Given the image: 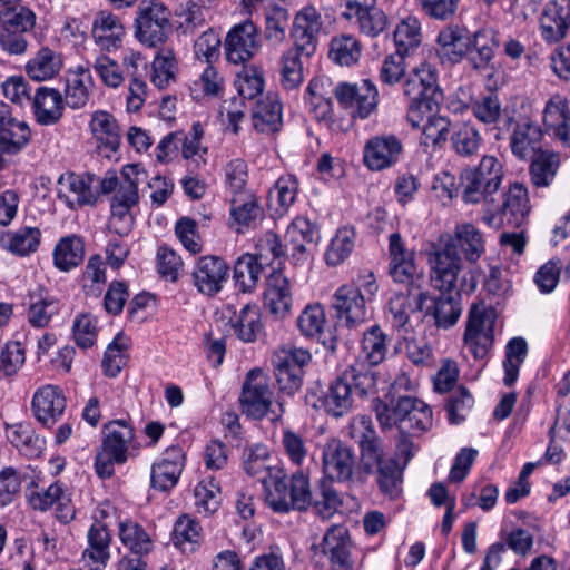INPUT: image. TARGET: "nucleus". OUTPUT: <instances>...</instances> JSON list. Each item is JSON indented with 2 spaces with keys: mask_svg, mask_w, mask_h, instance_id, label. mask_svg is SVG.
Listing matches in <instances>:
<instances>
[{
  "mask_svg": "<svg viewBox=\"0 0 570 570\" xmlns=\"http://www.w3.org/2000/svg\"><path fill=\"white\" fill-rule=\"evenodd\" d=\"M350 435L360 449L358 463L351 446L333 439L324 445L322 452L325 478L337 482L365 483L368 476L375 475L383 494L397 497L401 492L403 468L395 458L385 453L372 419L367 415L355 416L350 423Z\"/></svg>",
  "mask_w": 570,
  "mask_h": 570,
  "instance_id": "nucleus-1",
  "label": "nucleus"
},
{
  "mask_svg": "<svg viewBox=\"0 0 570 570\" xmlns=\"http://www.w3.org/2000/svg\"><path fill=\"white\" fill-rule=\"evenodd\" d=\"M376 392V380L361 364H348L328 385L326 392L318 386L307 390L305 402L327 415L341 417L354 405V397L363 399Z\"/></svg>",
  "mask_w": 570,
  "mask_h": 570,
  "instance_id": "nucleus-2",
  "label": "nucleus"
},
{
  "mask_svg": "<svg viewBox=\"0 0 570 570\" xmlns=\"http://www.w3.org/2000/svg\"><path fill=\"white\" fill-rule=\"evenodd\" d=\"M373 410L383 429L396 425L400 432L421 433L432 426V410L423 401L412 396H399L389 403L375 397Z\"/></svg>",
  "mask_w": 570,
  "mask_h": 570,
  "instance_id": "nucleus-3",
  "label": "nucleus"
},
{
  "mask_svg": "<svg viewBox=\"0 0 570 570\" xmlns=\"http://www.w3.org/2000/svg\"><path fill=\"white\" fill-rule=\"evenodd\" d=\"M135 438L134 428L126 420H115L102 428V442L95 458L96 473L101 479L112 476L115 464L128 459V449Z\"/></svg>",
  "mask_w": 570,
  "mask_h": 570,
  "instance_id": "nucleus-4",
  "label": "nucleus"
},
{
  "mask_svg": "<svg viewBox=\"0 0 570 570\" xmlns=\"http://www.w3.org/2000/svg\"><path fill=\"white\" fill-rule=\"evenodd\" d=\"M273 479V490L267 493L266 499L274 512L306 511L312 505L309 480L303 472H296L289 479L286 475Z\"/></svg>",
  "mask_w": 570,
  "mask_h": 570,
  "instance_id": "nucleus-5",
  "label": "nucleus"
},
{
  "mask_svg": "<svg viewBox=\"0 0 570 570\" xmlns=\"http://www.w3.org/2000/svg\"><path fill=\"white\" fill-rule=\"evenodd\" d=\"M169 9L157 1H141L136 11L135 37L148 48L164 45L173 32Z\"/></svg>",
  "mask_w": 570,
  "mask_h": 570,
  "instance_id": "nucleus-6",
  "label": "nucleus"
},
{
  "mask_svg": "<svg viewBox=\"0 0 570 570\" xmlns=\"http://www.w3.org/2000/svg\"><path fill=\"white\" fill-rule=\"evenodd\" d=\"M403 92L419 109L434 111L443 101V91L439 86L438 70L429 62L413 68L403 83Z\"/></svg>",
  "mask_w": 570,
  "mask_h": 570,
  "instance_id": "nucleus-7",
  "label": "nucleus"
},
{
  "mask_svg": "<svg viewBox=\"0 0 570 570\" xmlns=\"http://www.w3.org/2000/svg\"><path fill=\"white\" fill-rule=\"evenodd\" d=\"M495 313L484 304H473L469 311L464 345L475 360L487 357L494 342Z\"/></svg>",
  "mask_w": 570,
  "mask_h": 570,
  "instance_id": "nucleus-8",
  "label": "nucleus"
},
{
  "mask_svg": "<svg viewBox=\"0 0 570 570\" xmlns=\"http://www.w3.org/2000/svg\"><path fill=\"white\" fill-rule=\"evenodd\" d=\"M333 95L342 108L352 117L367 118L379 105V91L371 80L363 79L360 82H338Z\"/></svg>",
  "mask_w": 570,
  "mask_h": 570,
  "instance_id": "nucleus-9",
  "label": "nucleus"
},
{
  "mask_svg": "<svg viewBox=\"0 0 570 570\" xmlns=\"http://www.w3.org/2000/svg\"><path fill=\"white\" fill-rule=\"evenodd\" d=\"M430 283L440 293H455L462 261L453 245L434 247L429 253Z\"/></svg>",
  "mask_w": 570,
  "mask_h": 570,
  "instance_id": "nucleus-10",
  "label": "nucleus"
},
{
  "mask_svg": "<svg viewBox=\"0 0 570 570\" xmlns=\"http://www.w3.org/2000/svg\"><path fill=\"white\" fill-rule=\"evenodd\" d=\"M272 399L268 376L259 368L250 370L239 396L242 412L253 420H261L269 412Z\"/></svg>",
  "mask_w": 570,
  "mask_h": 570,
  "instance_id": "nucleus-11",
  "label": "nucleus"
},
{
  "mask_svg": "<svg viewBox=\"0 0 570 570\" xmlns=\"http://www.w3.org/2000/svg\"><path fill=\"white\" fill-rule=\"evenodd\" d=\"M405 292L393 294L385 306V318L396 332L409 333L412 330L411 315L420 312L428 299V294L414 286Z\"/></svg>",
  "mask_w": 570,
  "mask_h": 570,
  "instance_id": "nucleus-12",
  "label": "nucleus"
},
{
  "mask_svg": "<svg viewBox=\"0 0 570 570\" xmlns=\"http://www.w3.org/2000/svg\"><path fill=\"white\" fill-rule=\"evenodd\" d=\"M259 48V31L250 20L235 24L225 38L226 59L234 65L249 61Z\"/></svg>",
  "mask_w": 570,
  "mask_h": 570,
  "instance_id": "nucleus-13",
  "label": "nucleus"
},
{
  "mask_svg": "<svg viewBox=\"0 0 570 570\" xmlns=\"http://www.w3.org/2000/svg\"><path fill=\"white\" fill-rule=\"evenodd\" d=\"M332 308L338 321L347 327H356L367 318L366 298L355 285L340 286L332 296Z\"/></svg>",
  "mask_w": 570,
  "mask_h": 570,
  "instance_id": "nucleus-14",
  "label": "nucleus"
},
{
  "mask_svg": "<svg viewBox=\"0 0 570 570\" xmlns=\"http://www.w3.org/2000/svg\"><path fill=\"white\" fill-rule=\"evenodd\" d=\"M95 180L96 176L94 174H62L57 181L60 186L58 197L65 199L70 209L95 206L99 198V193L92 188Z\"/></svg>",
  "mask_w": 570,
  "mask_h": 570,
  "instance_id": "nucleus-15",
  "label": "nucleus"
},
{
  "mask_svg": "<svg viewBox=\"0 0 570 570\" xmlns=\"http://www.w3.org/2000/svg\"><path fill=\"white\" fill-rule=\"evenodd\" d=\"M322 28L321 13L313 6L303 7L295 16L291 30L293 48L311 57L317 47V38Z\"/></svg>",
  "mask_w": 570,
  "mask_h": 570,
  "instance_id": "nucleus-16",
  "label": "nucleus"
},
{
  "mask_svg": "<svg viewBox=\"0 0 570 570\" xmlns=\"http://www.w3.org/2000/svg\"><path fill=\"white\" fill-rule=\"evenodd\" d=\"M191 276L199 293L214 296L223 289L227 282L229 265L219 256H202L197 259Z\"/></svg>",
  "mask_w": 570,
  "mask_h": 570,
  "instance_id": "nucleus-17",
  "label": "nucleus"
},
{
  "mask_svg": "<svg viewBox=\"0 0 570 570\" xmlns=\"http://www.w3.org/2000/svg\"><path fill=\"white\" fill-rule=\"evenodd\" d=\"M500 198L501 202L490 205L483 216V222L488 226H499L504 217L509 223L512 222L511 218L518 222L529 213L528 190L521 184H514L507 194L500 195Z\"/></svg>",
  "mask_w": 570,
  "mask_h": 570,
  "instance_id": "nucleus-18",
  "label": "nucleus"
},
{
  "mask_svg": "<svg viewBox=\"0 0 570 570\" xmlns=\"http://www.w3.org/2000/svg\"><path fill=\"white\" fill-rule=\"evenodd\" d=\"M67 399L58 385L39 387L32 397L31 410L37 421L45 428H52L63 415Z\"/></svg>",
  "mask_w": 570,
  "mask_h": 570,
  "instance_id": "nucleus-19",
  "label": "nucleus"
},
{
  "mask_svg": "<svg viewBox=\"0 0 570 570\" xmlns=\"http://www.w3.org/2000/svg\"><path fill=\"white\" fill-rule=\"evenodd\" d=\"M320 548L321 552L328 559L332 570H354L351 558L352 540L345 527H330Z\"/></svg>",
  "mask_w": 570,
  "mask_h": 570,
  "instance_id": "nucleus-20",
  "label": "nucleus"
},
{
  "mask_svg": "<svg viewBox=\"0 0 570 570\" xmlns=\"http://www.w3.org/2000/svg\"><path fill=\"white\" fill-rule=\"evenodd\" d=\"M390 345L387 334L375 324L364 331L360 344V353L351 364L363 365L377 381L375 366L383 363L386 358Z\"/></svg>",
  "mask_w": 570,
  "mask_h": 570,
  "instance_id": "nucleus-21",
  "label": "nucleus"
},
{
  "mask_svg": "<svg viewBox=\"0 0 570 570\" xmlns=\"http://www.w3.org/2000/svg\"><path fill=\"white\" fill-rule=\"evenodd\" d=\"M570 27V0L549 1L540 17V32L544 41L557 43Z\"/></svg>",
  "mask_w": 570,
  "mask_h": 570,
  "instance_id": "nucleus-22",
  "label": "nucleus"
},
{
  "mask_svg": "<svg viewBox=\"0 0 570 570\" xmlns=\"http://www.w3.org/2000/svg\"><path fill=\"white\" fill-rule=\"evenodd\" d=\"M285 247H291V256L296 262L307 259V245H316L320 239V228L307 217L298 216L288 225L285 233Z\"/></svg>",
  "mask_w": 570,
  "mask_h": 570,
  "instance_id": "nucleus-23",
  "label": "nucleus"
},
{
  "mask_svg": "<svg viewBox=\"0 0 570 570\" xmlns=\"http://www.w3.org/2000/svg\"><path fill=\"white\" fill-rule=\"evenodd\" d=\"M111 534L107 525L100 521H94L87 532V548L82 552V559L89 570H104L110 559Z\"/></svg>",
  "mask_w": 570,
  "mask_h": 570,
  "instance_id": "nucleus-24",
  "label": "nucleus"
},
{
  "mask_svg": "<svg viewBox=\"0 0 570 570\" xmlns=\"http://www.w3.org/2000/svg\"><path fill=\"white\" fill-rule=\"evenodd\" d=\"M331 81L326 77L313 78L305 91L304 100L308 112L320 121L324 122L328 129H333L332 121V94L330 89Z\"/></svg>",
  "mask_w": 570,
  "mask_h": 570,
  "instance_id": "nucleus-25",
  "label": "nucleus"
},
{
  "mask_svg": "<svg viewBox=\"0 0 570 570\" xmlns=\"http://www.w3.org/2000/svg\"><path fill=\"white\" fill-rule=\"evenodd\" d=\"M471 40L466 28L458 24L448 26L438 35L436 55L443 63H458L470 50Z\"/></svg>",
  "mask_w": 570,
  "mask_h": 570,
  "instance_id": "nucleus-26",
  "label": "nucleus"
},
{
  "mask_svg": "<svg viewBox=\"0 0 570 570\" xmlns=\"http://www.w3.org/2000/svg\"><path fill=\"white\" fill-rule=\"evenodd\" d=\"M543 125L551 139L570 142V109L567 98L554 95L547 101Z\"/></svg>",
  "mask_w": 570,
  "mask_h": 570,
  "instance_id": "nucleus-27",
  "label": "nucleus"
},
{
  "mask_svg": "<svg viewBox=\"0 0 570 570\" xmlns=\"http://www.w3.org/2000/svg\"><path fill=\"white\" fill-rule=\"evenodd\" d=\"M139 203V193L131 184H120L110 199L111 220L120 224L118 234H126L134 224L131 209Z\"/></svg>",
  "mask_w": 570,
  "mask_h": 570,
  "instance_id": "nucleus-28",
  "label": "nucleus"
},
{
  "mask_svg": "<svg viewBox=\"0 0 570 570\" xmlns=\"http://www.w3.org/2000/svg\"><path fill=\"white\" fill-rule=\"evenodd\" d=\"M389 252L391 257L390 274L397 283L412 284L416 274L414 253L406 249L399 233L389 237Z\"/></svg>",
  "mask_w": 570,
  "mask_h": 570,
  "instance_id": "nucleus-29",
  "label": "nucleus"
},
{
  "mask_svg": "<svg viewBox=\"0 0 570 570\" xmlns=\"http://www.w3.org/2000/svg\"><path fill=\"white\" fill-rule=\"evenodd\" d=\"M281 262L266 277V291L264 293L265 306L275 315L284 316L291 307L292 297L288 279L279 271Z\"/></svg>",
  "mask_w": 570,
  "mask_h": 570,
  "instance_id": "nucleus-30",
  "label": "nucleus"
},
{
  "mask_svg": "<svg viewBox=\"0 0 570 570\" xmlns=\"http://www.w3.org/2000/svg\"><path fill=\"white\" fill-rule=\"evenodd\" d=\"M125 28L120 18L109 11H99L92 22L95 42L104 50L117 49L122 42Z\"/></svg>",
  "mask_w": 570,
  "mask_h": 570,
  "instance_id": "nucleus-31",
  "label": "nucleus"
},
{
  "mask_svg": "<svg viewBox=\"0 0 570 570\" xmlns=\"http://www.w3.org/2000/svg\"><path fill=\"white\" fill-rule=\"evenodd\" d=\"M41 235L38 227L30 226L4 230L0 233V247L18 257H27L38 250Z\"/></svg>",
  "mask_w": 570,
  "mask_h": 570,
  "instance_id": "nucleus-32",
  "label": "nucleus"
},
{
  "mask_svg": "<svg viewBox=\"0 0 570 570\" xmlns=\"http://www.w3.org/2000/svg\"><path fill=\"white\" fill-rule=\"evenodd\" d=\"M32 109L38 124L52 125L63 114L65 105L59 90L38 87L32 99Z\"/></svg>",
  "mask_w": 570,
  "mask_h": 570,
  "instance_id": "nucleus-33",
  "label": "nucleus"
},
{
  "mask_svg": "<svg viewBox=\"0 0 570 570\" xmlns=\"http://www.w3.org/2000/svg\"><path fill=\"white\" fill-rule=\"evenodd\" d=\"M234 335L244 343H254L263 334V323L257 305L246 304L229 320Z\"/></svg>",
  "mask_w": 570,
  "mask_h": 570,
  "instance_id": "nucleus-34",
  "label": "nucleus"
},
{
  "mask_svg": "<svg viewBox=\"0 0 570 570\" xmlns=\"http://www.w3.org/2000/svg\"><path fill=\"white\" fill-rule=\"evenodd\" d=\"M65 102L71 109L87 106L91 96L92 78L90 71L82 67L66 75Z\"/></svg>",
  "mask_w": 570,
  "mask_h": 570,
  "instance_id": "nucleus-35",
  "label": "nucleus"
},
{
  "mask_svg": "<svg viewBox=\"0 0 570 570\" xmlns=\"http://www.w3.org/2000/svg\"><path fill=\"white\" fill-rule=\"evenodd\" d=\"M443 245H453L458 254L461 249L470 263H475L485 250L482 234L472 224L456 226L454 236L449 237Z\"/></svg>",
  "mask_w": 570,
  "mask_h": 570,
  "instance_id": "nucleus-36",
  "label": "nucleus"
},
{
  "mask_svg": "<svg viewBox=\"0 0 570 570\" xmlns=\"http://www.w3.org/2000/svg\"><path fill=\"white\" fill-rule=\"evenodd\" d=\"M559 165L560 158L554 151L544 150L541 147L532 150L529 167L531 183L539 188L550 186L557 175Z\"/></svg>",
  "mask_w": 570,
  "mask_h": 570,
  "instance_id": "nucleus-37",
  "label": "nucleus"
},
{
  "mask_svg": "<svg viewBox=\"0 0 570 570\" xmlns=\"http://www.w3.org/2000/svg\"><path fill=\"white\" fill-rule=\"evenodd\" d=\"M119 539L128 554L145 557L154 549V541L141 524L130 519L119 522Z\"/></svg>",
  "mask_w": 570,
  "mask_h": 570,
  "instance_id": "nucleus-38",
  "label": "nucleus"
},
{
  "mask_svg": "<svg viewBox=\"0 0 570 570\" xmlns=\"http://www.w3.org/2000/svg\"><path fill=\"white\" fill-rule=\"evenodd\" d=\"M283 125L282 104L276 97L267 96L257 102L253 114V126L259 132H277Z\"/></svg>",
  "mask_w": 570,
  "mask_h": 570,
  "instance_id": "nucleus-39",
  "label": "nucleus"
},
{
  "mask_svg": "<svg viewBox=\"0 0 570 570\" xmlns=\"http://www.w3.org/2000/svg\"><path fill=\"white\" fill-rule=\"evenodd\" d=\"M7 436L10 443L29 459L39 458L46 449L45 438L37 434L33 429L26 424L11 426Z\"/></svg>",
  "mask_w": 570,
  "mask_h": 570,
  "instance_id": "nucleus-40",
  "label": "nucleus"
},
{
  "mask_svg": "<svg viewBox=\"0 0 570 570\" xmlns=\"http://www.w3.org/2000/svg\"><path fill=\"white\" fill-rule=\"evenodd\" d=\"M85 248L82 240L76 235L62 237L53 248V264L61 272H69L83 259Z\"/></svg>",
  "mask_w": 570,
  "mask_h": 570,
  "instance_id": "nucleus-41",
  "label": "nucleus"
},
{
  "mask_svg": "<svg viewBox=\"0 0 570 570\" xmlns=\"http://www.w3.org/2000/svg\"><path fill=\"white\" fill-rule=\"evenodd\" d=\"M461 294L455 293H441V295L433 301L431 314L438 327L449 328L452 327L459 320L461 307Z\"/></svg>",
  "mask_w": 570,
  "mask_h": 570,
  "instance_id": "nucleus-42",
  "label": "nucleus"
},
{
  "mask_svg": "<svg viewBox=\"0 0 570 570\" xmlns=\"http://www.w3.org/2000/svg\"><path fill=\"white\" fill-rule=\"evenodd\" d=\"M106 281V267L102 257L98 254L91 255L78 278L85 296L98 298L102 293Z\"/></svg>",
  "mask_w": 570,
  "mask_h": 570,
  "instance_id": "nucleus-43",
  "label": "nucleus"
},
{
  "mask_svg": "<svg viewBox=\"0 0 570 570\" xmlns=\"http://www.w3.org/2000/svg\"><path fill=\"white\" fill-rule=\"evenodd\" d=\"M495 41L491 32L478 30L471 40L468 51V61L475 70L485 71L491 69V61L494 57Z\"/></svg>",
  "mask_w": 570,
  "mask_h": 570,
  "instance_id": "nucleus-44",
  "label": "nucleus"
},
{
  "mask_svg": "<svg viewBox=\"0 0 570 570\" xmlns=\"http://www.w3.org/2000/svg\"><path fill=\"white\" fill-rule=\"evenodd\" d=\"M264 269L255 256L249 253L243 254L234 265L235 286L243 293H252Z\"/></svg>",
  "mask_w": 570,
  "mask_h": 570,
  "instance_id": "nucleus-45",
  "label": "nucleus"
},
{
  "mask_svg": "<svg viewBox=\"0 0 570 570\" xmlns=\"http://www.w3.org/2000/svg\"><path fill=\"white\" fill-rule=\"evenodd\" d=\"M62 61L58 53L49 48H41L26 66L28 76L37 81L53 78L61 69Z\"/></svg>",
  "mask_w": 570,
  "mask_h": 570,
  "instance_id": "nucleus-46",
  "label": "nucleus"
},
{
  "mask_svg": "<svg viewBox=\"0 0 570 570\" xmlns=\"http://www.w3.org/2000/svg\"><path fill=\"white\" fill-rule=\"evenodd\" d=\"M420 22L414 17H407L395 28L393 40L395 52L405 57L412 56L421 43Z\"/></svg>",
  "mask_w": 570,
  "mask_h": 570,
  "instance_id": "nucleus-47",
  "label": "nucleus"
},
{
  "mask_svg": "<svg viewBox=\"0 0 570 570\" xmlns=\"http://www.w3.org/2000/svg\"><path fill=\"white\" fill-rule=\"evenodd\" d=\"M28 301L27 316L29 323L35 327H45L52 315L58 313V302L42 289L29 293Z\"/></svg>",
  "mask_w": 570,
  "mask_h": 570,
  "instance_id": "nucleus-48",
  "label": "nucleus"
},
{
  "mask_svg": "<svg viewBox=\"0 0 570 570\" xmlns=\"http://www.w3.org/2000/svg\"><path fill=\"white\" fill-rule=\"evenodd\" d=\"M528 355V344L523 337H513L505 345L503 368V383L505 386H512L518 380L520 366Z\"/></svg>",
  "mask_w": 570,
  "mask_h": 570,
  "instance_id": "nucleus-49",
  "label": "nucleus"
},
{
  "mask_svg": "<svg viewBox=\"0 0 570 570\" xmlns=\"http://www.w3.org/2000/svg\"><path fill=\"white\" fill-rule=\"evenodd\" d=\"M171 540L181 551H194L202 540L199 522L187 514L180 515L174 524Z\"/></svg>",
  "mask_w": 570,
  "mask_h": 570,
  "instance_id": "nucleus-50",
  "label": "nucleus"
},
{
  "mask_svg": "<svg viewBox=\"0 0 570 570\" xmlns=\"http://www.w3.org/2000/svg\"><path fill=\"white\" fill-rule=\"evenodd\" d=\"M464 203L476 204L484 202L489 206L495 202L494 195L498 194L499 188H488V183L484 176L465 170L462 175Z\"/></svg>",
  "mask_w": 570,
  "mask_h": 570,
  "instance_id": "nucleus-51",
  "label": "nucleus"
},
{
  "mask_svg": "<svg viewBox=\"0 0 570 570\" xmlns=\"http://www.w3.org/2000/svg\"><path fill=\"white\" fill-rule=\"evenodd\" d=\"M30 138L28 124L13 118L9 105L0 101V142H28Z\"/></svg>",
  "mask_w": 570,
  "mask_h": 570,
  "instance_id": "nucleus-52",
  "label": "nucleus"
},
{
  "mask_svg": "<svg viewBox=\"0 0 570 570\" xmlns=\"http://www.w3.org/2000/svg\"><path fill=\"white\" fill-rule=\"evenodd\" d=\"M128 343L122 333H118L104 353L102 372L108 377H116L126 366L128 360Z\"/></svg>",
  "mask_w": 570,
  "mask_h": 570,
  "instance_id": "nucleus-53",
  "label": "nucleus"
},
{
  "mask_svg": "<svg viewBox=\"0 0 570 570\" xmlns=\"http://www.w3.org/2000/svg\"><path fill=\"white\" fill-rule=\"evenodd\" d=\"M346 19L353 21L361 33L371 38H375L383 33L389 24L387 16L375 4L354 13L351 18Z\"/></svg>",
  "mask_w": 570,
  "mask_h": 570,
  "instance_id": "nucleus-54",
  "label": "nucleus"
},
{
  "mask_svg": "<svg viewBox=\"0 0 570 570\" xmlns=\"http://www.w3.org/2000/svg\"><path fill=\"white\" fill-rule=\"evenodd\" d=\"M302 56L304 53L291 48L281 57L279 82L285 90L297 89L303 82Z\"/></svg>",
  "mask_w": 570,
  "mask_h": 570,
  "instance_id": "nucleus-55",
  "label": "nucleus"
},
{
  "mask_svg": "<svg viewBox=\"0 0 570 570\" xmlns=\"http://www.w3.org/2000/svg\"><path fill=\"white\" fill-rule=\"evenodd\" d=\"M26 497L32 509L47 511L57 501L65 500V492L62 484L59 482H55L48 488H39L33 478H30L26 488Z\"/></svg>",
  "mask_w": 570,
  "mask_h": 570,
  "instance_id": "nucleus-56",
  "label": "nucleus"
},
{
  "mask_svg": "<svg viewBox=\"0 0 570 570\" xmlns=\"http://www.w3.org/2000/svg\"><path fill=\"white\" fill-rule=\"evenodd\" d=\"M355 243V229L352 226L340 228L332 238L325 253L327 265L337 266L342 264L353 252Z\"/></svg>",
  "mask_w": 570,
  "mask_h": 570,
  "instance_id": "nucleus-57",
  "label": "nucleus"
},
{
  "mask_svg": "<svg viewBox=\"0 0 570 570\" xmlns=\"http://www.w3.org/2000/svg\"><path fill=\"white\" fill-rule=\"evenodd\" d=\"M402 151V145H365L363 159L371 170H382L392 166Z\"/></svg>",
  "mask_w": 570,
  "mask_h": 570,
  "instance_id": "nucleus-58",
  "label": "nucleus"
},
{
  "mask_svg": "<svg viewBox=\"0 0 570 570\" xmlns=\"http://www.w3.org/2000/svg\"><path fill=\"white\" fill-rule=\"evenodd\" d=\"M89 126L98 142H119L121 138V130L117 120L107 111H95L91 115Z\"/></svg>",
  "mask_w": 570,
  "mask_h": 570,
  "instance_id": "nucleus-59",
  "label": "nucleus"
},
{
  "mask_svg": "<svg viewBox=\"0 0 570 570\" xmlns=\"http://www.w3.org/2000/svg\"><path fill=\"white\" fill-rule=\"evenodd\" d=\"M330 58L340 66H352L361 57V46L357 39L343 35L331 41Z\"/></svg>",
  "mask_w": 570,
  "mask_h": 570,
  "instance_id": "nucleus-60",
  "label": "nucleus"
},
{
  "mask_svg": "<svg viewBox=\"0 0 570 570\" xmlns=\"http://www.w3.org/2000/svg\"><path fill=\"white\" fill-rule=\"evenodd\" d=\"M269 453L265 445L256 444L247 449L244 453V469L250 476L266 483L267 478L272 476L271 468L267 464Z\"/></svg>",
  "mask_w": 570,
  "mask_h": 570,
  "instance_id": "nucleus-61",
  "label": "nucleus"
},
{
  "mask_svg": "<svg viewBox=\"0 0 570 570\" xmlns=\"http://www.w3.org/2000/svg\"><path fill=\"white\" fill-rule=\"evenodd\" d=\"M288 10L279 6L267 9L265 13V37L273 45H279L286 37Z\"/></svg>",
  "mask_w": 570,
  "mask_h": 570,
  "instance_id": "nucleus-62",
  "label": "nucleus"
},
{
  "mask_svg": "<svg viewBox=\"0 0 570 570\" xmlns=\"http://www.w3.org/2000/svg\"><path fill=\"white\" fill-rule=\"evenodd\" d=\"M326 323L325 312L321 304H309L297 318V326L306 337H321Z\"/></svg>",
  "mask_w": 570,
  "mask_h": 570,
  "instance_id": "nucleus-63",
  "label": "nucleus"
},
{
  "mask_svg": "<svg viewBox=\"0 0 570 570\" xmlns=\"http://www.w3.org/2000/svg\"><path fill=\"white\" fill-rule=\"evenodd\" d=\"M176 60L171 50H160L154 58L151 82L164 89L175 80Z\"/></svg>",
  "mask_w": 570,
  "mask_h": 570,
  "instance_id": "nucleus-64",
  "label": "nucleus"
}]
</instances>
